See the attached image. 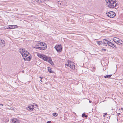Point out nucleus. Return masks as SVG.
Masks as SVG:
<instances>
[{"mask_svg": "<svg viewBox=\"0 0 123 123\" xmlns=\"http://www.w3.org/2000/svg\"><path fill=\"white\" fill-rule=\"evenodd\" d=\"M105 1L106 5L109 7L114 8L116 6L115 0H105Z\"/></svg>", "mask_w": 123, "mask_h": 123, "instance_id": "1", "label": "nucleus"}, {"mask_svg": "<svg viewBox=\"0 0 123 123\" xmlns=\"http://www.w3.org/2000/svg\"><path fill=\"white\" fill-rule=\"evenodd\" d=\"M106 13L108 17L111 18H113L116 16L115 13L112 11H111L110 12H107Z\"/></svg>", "mask_w": 123, "mask_h": 123, "instance_id": "2", "label": "nucleus"}, {"mask_svg": "<svg viewBox=\"0 0 123 123\" xmlns=\"http://www.w3.org/2000/svg\"><path fill=\"white\" fill-rule=\"evenodd\" d=\"M55 48L58 52H60L62 51V46L60 45H57L55 47Z\"/></svg>", "mask_w": 123, "mask_h": 123, "instance_id": "3", "label": "nucleus"}, {"mask_svg": "<svg viewBox=\"0 0 123 123\" xmlns=\"http://www.w3.org/2000/svg\"><path fill=\"white\" fill-rule=\"evenodd\" d=\"M40 46H41L40 47H43L44 48V49H46L47 48V45L44 43H43L42 42H40Z\"/></svg>", "mask_w": 123, "mask_h": 123, "instance_id": "4", "label": "nucleus"}, {"mask_svg": "<svg viewBox=\"0 0 123 123\" xmlns=\"http://www.w3.org/2000/svg\"><path fill=\"white\" fill-rule=\"evenodd\" d=\"M74 63V62H72V65L71 63H69L68 62V64H66V66H67L68 67H69L71 69H73V68H74L75 67L74 65L73 64Z\"/></svg>", "mask_w": 123, "mask_h": 123, "instance_id": "5", "label": "nucleus"}, {"mask_svg": "<svg viewBox=\"0 0 123 123\" xmlns=\"http://www.w3.org/2000/svg\"><path fill=\"white\" fill-rule=\"evenodd\" d=\"M5 41L2 40H0V48H2L5 46Z\"/></svg>", "mask_w": 123, "mask_h": 123, "instance_id": "6", "label": "nucleus"}, {"mask_svg": "<svg viewBox=\"0 0 123 123\" xmlns=\"http://www.w3.org/2000/svg\"><path fill=\"white\" fill-rule=\"evenodd\" d=\"M12 123H19L20 122L19 120L15 118L12 119Z\"/></svg>", "mask_w": 123, "mask_h": 123, "instance_id": "7", "label": "nucleus"}, {"mask_svg": "<svg viewBox=\"0 0 123 123\" xmlns=\"http://www.w3.org/2000/svg\"><path fill=\"white\" fill-rule=\"evenodd\" d=\"M18 28V26L16 25H10L9 27L7 28V29H12L15 28Z\"/></svg>", "mask_w": 123, "mask_h": 123, "instance_id": "8", "label": "nucleus"}, {"mask_svg": "<svg viewBox=\"0 0 123 123\" xmlns=\"http://www.w3.org/2000/svg\"><path fill=\"white\" fill-rule=\"evenodd\" d=\"M34 106L32 105L28 106L27 109L29 111H33L34 110Z\"/></svg>", "mask_w": 123, "mask_h": 123, "instance_id": "9", "label": "nucleus"}, {"mask_svg": "<svg viewBox=\"0 0 123 123\" xmlns=\"http://www.w3.org/2000/svg\"><path fill=\"white\" fill-rule=\"evenodd\" d=\"M20 52L21 53L23 57L24 56V53L25 52V49H20Z\"/></svg>", "mask_w": 123, "mask_h": 123, "instance_id": "10", "label": "nucleus"}, {"mask_svg": "<svg viewBox=\"0 0 123 123\" xmlns=\"http://www.w3.org/2000/svg\"><path fill=\"white\" fill-rule=\"evenodd\" d=\"M39 3L44 2L46 1H49V0H35Z\"/></svg>", "mask_w": 123, "mask_h": 123, "instance_id": "11", "label": "nucleus"}, {"mask_svg": "<svg viewBox=\"0 0 123 123\" xmlns=\"http://www.w3.org/2000/svg\"><path fill=\"white\" fill-rule=\"evenodd\" d=\"M34 48L35 49H38L40 50H44V48L40 47L37 46L36 45L34 47Z\"/></svg>", "mask_w": 123, "mask_h": 123, "instance_id": "12", "label": "nucleus"}, {"mask_svg": "<svg viewBox=\"0 0 123 123\" xmlns=\"http://www.w3.org/2000/svg\"><path fill=\"white\" fill-rule=\"evenodd\" d=\"M108 45L112 47H115L116 48V45H114L113 44H112L111 42H110L109 41L108 42Z\"/></svg>", "mask_w": 123, "mask_h": 123, "instance_id": "13", "label": "nucleus"}, {"mask_svg": "<svg viewBox=\"0 0 123 123\" xmlns=\"http://www.w3.org/2000/svg\"><path fill=\"white\" fill-rule=\"evenodd\" d=\"M119 39L115 37L113 39V41L115 43H117Z\"/></svg>", "mask_w": 123, "mask_h": 123, "instance_id": "14", "label": "nucleus"}, {"mask_svg": "<svg viewBox=\"0 0 123 123\" xmlns=\"http://www.w3.org/2000/svg\"><path fill=\"white\" fill-rule=\"evenodd\" d=\"M104 40L105 41L104 42H102V44H108V42H109V41H108L106 39H104Z\"/></svg>", "mask_w": 123, "mask_h": 123, "instance_id": "15", "label": "nucleus"}, {"mask_svg": "<svg viewBox=\"0 0 123 123\" xmlns=\"http://www.w3.org/2000/svg\"><path fill=\"white\" fill-rule=\"evenodd\" d=\"M44 55H42V54L39 53H38L37 54V56L40 58L42 59L43 58Z\"/></svg>", "mask_w": 123, "mask_h": 123, "instance_id": "16", "label": "nucleus"}, {"mask_svg": "<svg viewBox=\"0 0 123 123\" xmlns=\"http://www.w3.org/2000/svg\"><path fill=\"white\" fill-rule=\"evenodd\" d=\"M112 75V74L107 75L104 76V77L105 78H109L111 77V76Z\"/></svg>", "mask_w": 123, "mask_h": 123, "instance_id": "17", "label": "nucleus"}, {"mask_svg": "<svg viewBox=\"0 0 123 123\" xmlns=\"http://www.w3.org/2000/svg\"><path fill=\"white\" fill-rule=\"evenodd\" d=\"M50 61H51V58L48 56L45 61H47L49 62Z\"/></svg>", "mask_w": 123, "mask_h": 123, "instance_id": "18", "label": "nucleus"}, {"mask_svg": "<svg viewBox=\"0 0 123 123\" xmlns=\"http://www.w3.org/2000/svg\"><path fill=\"white\" fill-rule=\"evenodd\" d=\"M29 53L27 52V51H25V52L24 53V56L26 57L29 54Z\"/></svg>", "mask_w": 123, "mask_h": 123, "instance_id": "19", "label": "nucleus"}, {"mask_svg": "<svg viewBox=\"0 0 123 123\" xmlns=\"http://www.w3.org/2000/svg\"><path fill=\"white\" fill-rule=\"evenodd\" d=\"M122 43H123V41L119 39V40L117 44L119 45L121 44V45H123V44Z\"/></svg>", "mask_w": 123, "mask_h": 123, "instance_id": "20", "label": "nucleus"}, {"mask_svg": "<svg viewBox=\"0 0 123 123\" xmlns=\"http://www.w3.org/2000/svg\"><path fill=\"white\" fill-rule=\"evenodd\" d=\"M47 57V56L44 55L42 59L44 61H45Z\"/></svg>", "mask_w": 123, "mask_h": 123, "instance_id": "21", "label": "nucleus"}, {"mask_svg": "<svg viewBox=\"0 0 123 123\" xmlns=\"http://www.w3.org/2000/svg\"><path fill=\"white\" fill-rule=\"evenodd\" d=\"M36 45L37 46L39 47L40 44V42H37L36 43Z\"/></svg>", "mask_w": 123, "mask_h": 123, "instance_id": "22", "label": "nucleus"}, {"mask_svg": "<svg viewBox=\"0 0 123 123\" xmlns=\"http://www.w3.org/2000/svg\"><path fill=\"white\" fill-rule=\"evenodd\" d=\"M82 117H85L86 118H87L88 117L87 115H85V114L84 113H83L82 115Z\"/></svg>", "mask_w": 123, "mask_h": 123, "instance_id": "23", "label": "nucleus"}, {"mask_svg": "<svg viewBox=\"0 0 123 123\" xmlns=\"http://www.w3.org/2000/svg\"><path fill=\"white\" fill-rule=\"evenodd\" d=\"M31 57L30 56H29L26 58V60L28 61H29L31 60Z\"/></svg>", "mask_w": 123, "mask_h": 123, "instance_id": "24", "label": "nucleus"}, {"mask_svg": "<svg viewBox=\"0 0 123 123\" xmlns=\"http://www.w3.org/2000/svg\"><path fill=\"white\" fill-rule=\"evenodd\" d=\"M48 68L49 72L50 73H52L51 69L49 67H48Z\"/></svg>", "mask_w": 123, "mask_h": 123, "instance_id": "25", "label": "nucleus"}, {"mask_svg": "<svg viewBox=\"0 0 123 123\" xmlns=\"http://www.w3.org/2000/svg\"><path fill=\"white\" fill-rule=\"evenodd\" d=\"M49 62L52 65H55L54 64V63L53 62H52V60H51V61H49Z\"/></svg>", "mask_w": 123, "mask_h": 123, "instance_id": "26", "label": "nucleus"}, {"mask_svg": "<svg viewBox=\"0 0 123 123\" xmlns=\"http://www.w3.org/2000/svg\"><path fill=\"white\" fill-rule=\"evenodd\" d=\"M57 114L56 113H55L53 114V115L55 117L57 116Z\"/></svg>", "mask_w": 123, "mask_h": 123, "instance_id": "27", "label": "nucleus"}, {"mask_svg": "<svg viewBox=\"0 0 123 123\" xmlns=\"http://www.w3.org/2000/svg\"><path fill=\"white\" fill-rule=\"evenodd\" d=\"M97 42L98 44V45L100 44L101 43L102 44V42L101 41H97Z\"/></svg>", "mask_w": 123, "mask_h": 123, "instance_id": "28", "label": "nucleus"}, {"mask_svg": "<svg viewBox=\"0 0 123 123\" xmlns=\"http://www.w3.org/2000/svg\"><path fill=\"white\" fill-rule=\"evenodd\" d=\"M101 51L104 52V51H105L106 50V49H102L101 50Z\"/></svg>", "mask_w": 123, "mask_h": 123, "instance_id": "29", "label": "nucleus"}, {"mask_svg": "<svg viewBox=\"0 0 123 123\" xmlns=\"http://www.w3.org/2000/svg\"><path fill=\"white\" fill-rule=\"evenodd\" d=\"M51 123V121H47V123Z\"/></svg>", "mask_w": 123, "mask_h": 123, "instance_id": "30", "label": "nucleus"}, {"mask_svg": "<svg viewBox=\"0 0 123 123\" xmlns=\"http://www.w3.org/2000/svg\"><path fill=\"white\" fill-rule=\"evenodd\" d=\"M120 114V113H118L117 114V116H119Z\"/></svg>", "mask_w": 123, "mask_h": 123, "instance_id": "31", "label": "nucleus"}, {"mask_svg": "<svg viewBox=\"0 0 123 123\" xmlns=\"http://www.w3.org/2000/svg\"><path fill=\"white\" fill-rule=\"evenodd\" d=\"M105 115H107V113H105L104 114Z\"/></svg>", "mask_w": 123, "mask_h": 123, "instance_id": "32", "label": "nucleus"}, {"mask_svg": "<svg viewBox=\"0 0 123 123\" xmlns=\"http://www.w3.org/2000/svg\"><path fill=\"white\" fill-rule=\"evenodd\" d=\"M0 106H3V105L2 104H0Z\"/></svg>", "mask_w": 123, "mask_h": 123, "instance_id": "33", "label": "nucleus"}, {"mask_svg": "<svg viewBox=\"0 0 123 123\" xmlns=\"http://www.w3.org/2000/svg\"><path fill=\"white\" fill-rule=\"evenodd\" d=\"M89 102L90 103H91L92 102L91 101H90V100H89Z\"/></svg>", "mask_w": 123, "mask_h": 123, "instance_id": "34", "label": "nucleus"}, {"mask_svg": "<svg viewBox=\"0 0 123 123\" xmlns=\"http://www.w3.org/2000/svg\"><path fill=\"white\" fill-rule=\"evenodd\" d=\"M24 60H25H25H26V59L25 58H24Z\"/></svg>", "mask_w": 123, "mask_h": 123, "instance_id": "35", "label": "nucleus"}, {"mask_svg": "<svg viewBox=\"0 0 123 123\" xmlns=\"http://www.w3.org/2000/svg\"><path fill=\"white\" fill-rule=\"evenodd\" d=\"M69 63H71V65H72V63H71V62H69Z\"/></svg>", "mask_w": 123, "mask_h": 123, "instance_id": "36", "label": "nucleus"}, {"mask_svg": "<svg viewBox=\"0 0 123 123\" xmlns=\"http://www.w3.org/2000/svg\"><path fill=\"white\" fill-rule=\"evenodd\" d=\"M103 117H105V115H103Z\"/></svg>", "mask_w": 123, "mask_h": 123, "instance_id": "37", "label": "nucleus"}, {"mask_svg": "<svg viewBox=\"0 0 123 123\" xmlns=\"http://www.w3.org/2000/svg\"><path fill=\"white\" fill-rule=\"evenodd\" d=\"M40 78H41V79H42V78H41V77H40Z\"/></svg>", "mask_w": 123, "mask_h": 123, "instance_id": "38", "label": "nucleus"}, {"mask_svg": "<svg viewBox=\"0 0 123 123\" xmlns=\"http://www.w3.org/2000/svg\"><path fill=\"white\" fill-rule=\"evenodd\" d=\"M36 106H37V104H36Z\"/></svg>", "mask_w": 123, "mask_h": 123, "instance_id": "39", "label": "nucleus"}, {"mask_svg": "<svg viewBox=\"0 0 123 123\" xmlns=\"http://www.w3.org/2000/svg\"><path fill=\"white\" fill-rule=\"evenodd\" d=\"M41 82H42V81L41 80Z\"/></svg>", "mask_w": 123, "mask_h": 123, "instance_id": "40", "label": "nucleus"}, {"mask_svg": "<svg viewBox=\"0 0 123 123\" xmlns=\"http://www.w3.org/2000/svg\"><path fill=\"white\" fill-rule=\"evenodd\" d=\"M22 72H24V71H22Z\"/></svg>", "mask_w": 123, "mask_h": 123, "instance_id": "41", "label": "nucleus"}]
</instances>
